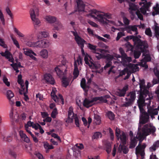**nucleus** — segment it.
Wrapping results in <instances>:
<instances>
[{
	"label": "nucleus",
	"mask_w": 159,
	"mask_h": 159,
	"mask_svg": "<svg viewBox=\"0 0 159 159\" xmlns=\"http://www.w3.org/2000/svg\"><path fill=\"white\" fill-rule=\"evenodd\" d=\"M6 11L7 14L9 16L11 19L13 18V15L9 8L7 7L6 8Z\"/></svg>",
	"instance_id": "nucleus-61"
},
{
	"label": "nucleus",
	"mask_w": 159,
	"mask_h": 159,
	"mask_svg": "<svg viewBox=\"0 0 159 159\" xmlns=\"http://www.w3.org/2000/svg\"><path fill=\"white\" fill-rule=\"evenodd\" d=\"M146 101H148V102H145V100L143 97H140L137 101L138 106L139 109L140 115L143 114V112L145 111L143 108V107L147 104V106H150L151 103V99L149 97L146 98Z\"/></svg>",
	"instance_id": "nucleus-4"
},
{
	"label": "nucleus",
	"mask_w": 159,
	"mask_h": 159,
	"mask_svg": "<svg viewBox=\"0 0 159 159\" xmlns=\"http://www.w3.org/2000/svg\"><path fill=\"white\" fill-rule=\"evenodd\" d=\"M71 33L75 36V40H84L81 39L80 36L78 34L76 31H72Z\"/></svg>",
	"instance_id": "nucleus-46"
},
{
	"label": "nucleus",
	"mask_w": 159,
	"mask_h": 159,
	"mask_svg": "<svg viewBox=\"0 0 159 159\" xmlns=\"http://www.w3.org/2000/svg\"><path fill=\"white\" fill-rule=\"evenodd\" d=\"M120 130L119 129L116 128V136L118 140L119 139V136L120 135Z\"/></svg>",
	"instance_id": "nucleus-63"
},
{
	"label": "nucleus",
	"mask_w": 159,
	"mask_h": 159,
	"mask_svg": "<svg viewBox=\"0 0 159 159\" xmlns=\"http://www.w3.org/2000/svg\"><path fill=\"white\" fill-rule=\"evenodd\" d=\"M141 41L133 40L134 43H137L135 46L136 48L140 50L141 52H143L142 56H144V57L142 61L145 62L150 61L151 60V57L148 51L146 49L147 46L144 45L143 43Z\"/></svg>",
	"instance_id": "nucleus-2"
},
{
	"label": "nucleus",
	"mask_w": 159,
	"mask_h": 159,
	"mask_svg": "<svg viewBox=\"0 0 159 159\" xmlns=\"http://www.w3.org/2000/svg\"><path fill=\"white\" fill-rule=\"evenodd\" d=\"M76 9L79 12L84 11L85 4L82 0H76Z\"/></svg>",
	"instance_id": "nucleus-12"
},
{
	"label": "nucleus",
	"mask_w": 159,
	"mask_h": 159,
	"mask_svg": "<svg viewBox=\"0 0 159 159\" xmlns=\"http://www.w3.org/2000/svg\"><path fill=\"white\" fill-rule=\"evenodd\" d=\"M138 139V138L136 136V137H134L133 139H130V142L129 147V148H133L135 147L137 143L138 140L137 139Z\"/></svg>",
	"instance_id": "nucleus-24"
},
{
	"label": "nucleus",
	"mask_w": 159,
	"mask_h": 159,
	"mask_svg": "<svg viewBox=\"0 0 159 159\" xmlns=\"http://www.w3.org/2000/svg\"><path fill=\"white\" fill-rule=\"evenodd\" d=\"M22 76L20 74L18 75L17 82L20 85L21 89L23 90H25L24 84V81L22 79Z\"/></svg>",
	"instance_id": "nucleus-27"
},
{
	"label": "nucleus",
	"mask_w": 159,
	"mask_h": 159,
	"mask_svg": "<svg viewBox=\"0 0 159 159\" xmlns=\"http://www.w3.org/2000/svg\"><path fill=\"white\" fill-rule=\"evenodd\" d=\"M127 97L125 98V102L122 105V107H128L131 106L133 103L136 98V92L135 91L130 92L127 95Z\"/></svg>",
	"instance_id": "nucleus-3"
},
{
	"label": "nucleus",
	"mask_w": 159,
	"mask_h": 159,
	"mask_svg": "<svg viewBox=\"0 0 159 159\" xmlns=\"http://www.w3.org/2000/svg\"><path fill=\"white\" fill-rule=\"evenodd\" d=\"M84 56V61L85 63L88 65L90 67H91L92 65H94L92 62L93 60L91 57L88 54L86 53Z\"/></svg>",
	"instance_id": "nucleus-14"
},
{
	"label": "nucleus",
	"mask_w": 159,
	"mask_h": 159,
	"mask_svg": "<svg viewBox=\"0 0 159 159\" xmlns=\"http://www.w3.org/2000/svg\"><path fill=\"white\" fill-rule=\"evenodd\" d=\"M102 50L101 51V52H102ZM98 52L97 53H95L96 54V57L99 60L101 58H104L105 55L102 54L101 53H99V52Z\"/></svg>",
	"instance_id": "nucleus-55"
},
{
	"label": "nucleus",
	"mask_w": 159,
	"mask_h": 159,
	"mask_svg": "<svg viewBox=\"0 0 159 159\" xmlns=\"http://www.w3.org/2000/svg\"><path fill=\"white\" fill-rule=\"evenodd\" d=\"M124 40H141L138 39V37L136 36H134L133 35L130 36H128Z\"/></svg>",
	"instance_id": "nucleus-44"
},
{
	"label": "nucleus",
	"mask_w": 159,
	"mask_h": 159,
	"mask_svg": "<svg viewBox=\"0 0 159 159\" xmlns=\"http://www.w3.org/2000/svg\"><path fill=\"white\" fill-rule=\"evenodd\" d=\"M78 46L81 48H84V45L86 43L85 40H76Z\"/></svg>",
	"instance_id": "nucleus-47"
},
{
	"label": "nucleus",
	"mask_w": 159,
	"mask_h": 159,
	"mask_svg": "<svg viewBox=\"0 0 159 159\" xmlns=\"http://www.w3.org/2000/svg\"><path fill=\"white\" fill-rule=\"evenodd\" d=\"M159 147V140H157L152 145V146L149 148L151 152L155 151L156 150V148Z\"/></svg>",
	"instance_id": "nucleus-36"
},
{
	"label": "nucleus",
	"mask_w": 159,
	"mask_h": 159,
	"mask_svg": "<svg viewBox=\"0 0 159 159\" xmlns=\"http://www.w3.org/2000/svg\"><path fill=\"white\" fill-rule=\"evenodd\" d=\"M140 51L138 50H135L134 51V57L135 59L138 58L140 57L141 54V52H142L141 50Z\"/></svg>",
	"instance_id": "nucleus-45"
},
{
	"label": "nucleus",
	"mask_w": 159,
	"mask_h": 159,
	"mask_svg": "<svg viewBox=\"0 0 159 159\" xmlns=\"http://www.w3.org/2000/svg\"><path fill=\"white\" fill-rule=\"evenodd\" d=\"M153 71L155 75L159 80V70L157 68H154Z\"/></svg>",
	"instance_id": "nucleus-62"
},
{
	"label": "nucleus",
	"mask_w": 159,
	"mask_h": 159,
	"mask_svg": "<svg viewBox=\"0 0 159 159\" xmlns=\"http://www.w3.org/2000/svg\"><path fill=\"white\" fill-rule=\"evenodd\" d=\"M76 62V63L77 64V63H78V65H82L83 64L82 63V58L80 56H79L77 58V59L75 61L74 63Z\"/></svg>",
	"instance_id": "nucleus-52"
},
{
	"label": "nucleus",
	"mask_w": 159,
	"mask_h": 159,
	"mask_svg": "<svg viewBox=\"0 0 159 159\" xmlns=\"http://www.w3.org/2000/svg\"><path fill=\"white\" fill-rule=\"evenodd\" d=\"M43 147L46 150V152L48 153L49 152V150L53 148V146L52 145H49L47 142H43Z\"/></svg>",
	"instance_id": "nucleus-29"
},
{
	"label": "nucleus",
	"mask_w": 159,
	"mask_h": 159,
	"mask_svg": "<svg viewBox=\"0 0 159 159\" xmlns=\"http://www.w3.org/2000/svg\"><path fill=\"white\" fill-rule=\"evenodd\" d=\"M54 71L59 77H61L63 74V71L58 68V66L55 68Z\"/></svg>",
	"instance_id": "nucleus-40"
},
{
	"label": "nucleus",
	"mask_w": 159,
	"mask_h": 159,
	"mask_svg": "<svg viewBox=\"0 0 159 159\" xmlns=\"http://www.w3.org/2000/svg\"><path fill=\"white\" fill-rule=\"evenodd\" d=\"M138 18L141 20H143V17L142 15L140 13L139 10H138L135 12Z\"/></svg>",
	"instance_id": "nucleus-57"
},
{
	"label": "nucleus",
	"mask_w": 159,
	"mask_h": 159,
	"mask_svg": "<svg viewBox=\"0 0 159 159\" xmlns=\"http://www.w3.org/2000/svg\"><path fill=\"white\" fill-rule=\"evenodd\" d=\"M114 57L113 56L109 54H107L106 55H104V58L106 59V62H112L111 61L113 60Z\"/></svg>",
	"instance_id": "nucleus-37"
},
{
	"label": "nucleus",
	"mask_w": 159,
	"mask_h": 159,
	"mask_svg": "<svg viewBox=\"0 0 159 159\" xmlns=\"http://www.w3.org/2000/svg\"><path fill=\"white\" fill-rule=\"evenodd\" d=\"M143 5L140 9L141 12L143 15H145L147 11H149V8L151 6V3L150 2L145 3L144 2H140L139 3V5Z\"/></svg>",
	"instance_id": "nucleus-10"
},
{
	"label": "nucleus",
	"mask_w": 159,
	"mask_h": 159,
	"mask_svg": "<svg viewBox=\"0 0 159 159\" xmlns=\"http://www.w3.org/2000/svg\"><path fill=\"white\" fill-rule=\"evenodd\" d=\"M125 145H121V148L122 151L124 153L126 154L128 153L129 152L128 148Z\"/></svg>",
	"instance_id": "nucleus-48"
},
{
	"label": "nucleus",
	"mask_w": 159,
	"mask_h": 159,
	"mask_svg": "<svg viewBox=\"0 0 159 159\" xmlns=\"http://www.w3.org/2000/svg\"><path fill=\"white\" fill-rule=\"evenodd\" d=\"M145 34L149 37H152V33L150 28H147L146 29Z\"/></svg>",
	"instance_id": "nucleus-53"
},
{
	"label": "nucleus",
	"mask_w": 159,
	"mask_h": 159,
	"mask_svg": "<svg viewBox=\"0 0 159 159\" xmlns=\"http://www.w3.org/2000/svg\"><path fill=\"white\" fill-rule=\"evenodd\" d=\"M128 69L127 68H124L123 70L120 72L119 76H122L123 75H125L126 72H128Z\"/></svg>",
	"instance_id": "nucleus-56"
},
{
	"label": "nucleus",
	"mask_w": 159,
	"mask_h": 159,
	"mask_svg": "<svg viewBox=\"0 0 159 159\" xmlns=\"http://www.w3.org/2000/svg\"><path fill=\"white\" fill-rule=\"evenodd\" d=\"M147 112L145 111L143 112L142 115H140V117L139 124H145L149 120V116L152 119L155 118L154 116L158 115V111L157 109L154 108L150 106H147Z\"/></svg>",
	"instance_id": "nucleus-1"
},
{
	"label": "nucleus",
	"mask_w": 159,
	"mask_h": 159,
	"mask_svg": "<svg viewBox=\"0 0 159 159\" xmlns=\"http://www.w3.org/2000/svg\"><path fill=\"white\" fill-rule=\"evenodd\" d=\"M156 130V128L154 127L149 128L148 125L146 124L142 128V131L144 134L148 135L151 133H154Z\"/></svg>",
	"instance_id": "nucleus-8"
},
{
	"label": "nucleus",
	"mask_w": 159,
	"mask_h": 159,
	"mask_svg": "<svg viewBox=\"0 0 159 159\" xmlns=\"http://www.w3.org/2000/svg\"><path fill=\"white\" fill-rule=\"evenodd\" d=\"M154 26L155 36L157 38V40H159V26H158V24L156 22L155 23Z\"/></svg>",
	"instance_id": "nucleus-30"
},
{
	"label": "nucleus",
	"mask_w": 159,
	"mask_h": 159,
	"mask_svg": "<svg viewBox=\"0 0 159 159\" xmlns=\"http://www.w3.org/2000/svg\"><path fill=\"white\" fill-rule=\"evenodd\" d=\"M88 22L90 25L94 27H97L98 26V25L97 24H96L94 22L91 21L90 20H88Z\"/></svg>",
	"instance_id": "nucleus-64"
},
{
	"label": "nucleus",
	"mask_w": 159,
	"mask_h": 159,
	"mask_svg": "<svg viewBox=\"0 0 159 159\" xmlns=\"http://www.w3.org/2000/svg\"><path fill=\"white\" fill-rule=\"evenodd\" d=\"M36 44L37 47L41 48H46L48 46V44L44 40H38Z\"/></svg>",
	"instance_id": "nucleus-21"
},
{
	"label": "nucleus",
	"mask_w": 159,
	"mask_h": 159,
	"mask_svg": "<svg viewBox=\"0 0 159 159\" xmlns=\"http://www.w3.org/2000/svg\"><path fill=\"white\" fill-rule=\"evenodd\" d=\"M24 53L28 56H29L33 60H34L35 61H36L37 59L35 57L33 56V55L31 54V52L30 51V50L28 49H26V50H25L24 49Z\"/></svg>",
	"instance_id": "nucleus-35"
},
{
	"label": "nucleus",
	"mask_w": 159,
	"mask_h": 159,
	"mask_svg": "<svg viewBox=\"0 0 159 159\" xmlns=\"http://www.w3.org/2000/svg\"><path fill=\"white\" fill-rule=\"evenodd\" d=\"M40 55L43 58H47L48 56V52L46 49H43L40 52Z\"/></svg>",
	"instance_id": "nucleus-42"
},
{
	"label": "nucleus",
	"mask_w": 159,
	"mask_h": 159,
	"mask_svg": "<svg viewBox=\"0 0 159 159\" xmlns=\"http://www.w3.org/2000/svg\"><path fill=\"white\" fill-rule=\"evenodd\" d=\"M129 10H132L134 11H136L138 10L137 5L134 4L132 3L130 4L129 5Z\"/></svg>",
	"instance_id": "nucleus-51"
},
{
	"label": "nucleus",
	"mask_w": 159,
	"mask_h": 159,
	"mask_svg": "<svg viewBox=\"0 0 159 159\" xmlns=\"http://www.w3.org/2000/svg\"><path fill=\"white\" fill-rule=\"evenodd\" d=\"M2 80L3 83L7 86L9 87L10 84L9 82L8 81V79L5 76H3Z\"/></svg>",
	"instance_id": "nucleus-50"
},
{
	"label": "nucleus",
	"mask_w": 159,
	"mask_h": 159,
	"mask_svg": "<svg viewBox=\"0 0 159 159\" xmlns=\"http://www.w3.org/2000/svg\"><path fill=\"white\" fill-rule=\"evenodd\" d=\"M91 100L93 103V102H96L98 100L105 103H107V100L105 99L104 97L103 96L95 97L93 98Z\"/></svg>",
	"instance_id": "nucleus-31"
},
{
	"label": "nucleus",
	"mask_w": 159,
	"mask_h": 159,
	"mask_svg": "<svg viewBox=\"0 0 159 159\" xmlns=\"http://www.w3.org/2000/svg\"><path fill=\"white\" fill-rule=\"evenodd\" d=\"M88 47L92 52L94 53H97L98 52H101L102 50L101 49L97 48L96 46L92 45L90 43L88 44Z\"/></svg>",
	"instance_id": "nucleus-19"
},
{
	"label": "nucleus",
	"mask_w": 159,
	"mask_h": 159,
	"mask_svg": "<svg viewBox=\"0 0 159 159\" xmlns=\"http://www.w3.org/2000/svg\"><path fill=\"white\" fill-rule=\"evenodd\" d=\"M93 105L92 100H90L87 98H85L83 101V106L87 108H88Z\"/></svg>",
	"instance_id": "nucleus-23"
},
{
	"label": "nucleus",
	"mask_w": 159,
	"mask_h": 159,
	"mask_svg": "<svg viewBox=\"0 0 159 159\" xmlns=\"http://www.w3.org/2000/svg\"><path fill=\"white\" fill-rule=\"evenodd\" d=\"M40 35V36H41L42 38H45L47 37L48 36V33L46 32H41L39 33Z\"/></svg>",
	"instance_id": "nucleus-59"
},
{
	"label": "nucleus",
	"mask_w": 159,
	"mask_h": 159,
	"mask_svg": "<svg viewBox=\"0 0 159 159\" xmlns=\"http://www.w3.org/2000/svg\"><path fill=\"white\" fill-rule=\"evenodd\" d=\"M80 86L85 92L88 91L89 87L86 84V80L84 78H83L82 79L80 82Z\"/></svg>",
	"instance_id": "nucleus-25"
},
{
	"label": "nucleus",
	"mask_w": 159,
	"mask_h": 159,
	"mask_svg": "<svg viewBox=\"0 0 159 159\" xmlns=\"http://www.w3.org/2000/svg\"><path fill=\"white\" fill-rule=\"evenodd\" d=\"M136 25H127L125 27V30L128 33L132 34V31L135 32V35L138 34Z\"/></svg>",
	"instance_id": "nucleus-15"
},
{
	"label": "nucleus",
	"mask_w": 159,
	"mask_h": 159,
	"mask_svg": "<svg viewBox=\"0 0 159 159\" xmlns=\"http://www.w3.org/2000/svg\"><path fill=\"white\" fill-rule=\"evenodd\" d=\"M127 67L129 68L131 73H134L135 72L138 71L139 68L138 66L136 64H134L132 63H128Z\"/></svg>",
	"instance_id": "nucleus-18"
},
{
	"label": "nucleus",
	"mask_w": 159,
	"mask_h": 159,
	"mask_svg": "<svg viewBox=\"0 0 159 159\" xmlns=\"http://www.w3.org/2000/svg\"><path fill=\"white\" fill-rule=\"evenodd\" d=\"M116 95L119 97H124L125 94L121 89H119L116 93Z\"/></svg>",
	"instance_id": "nucleus-58"
},
{
	"label": "nucleus",
	"mask_w": 159,
	"mask_h": 159,
	"mask_svg": "<svg viewBox=\"0 0 159 159\" xmlns=\"http://www.w3.org/2000/svg\"><path fill=\"white\" fill-rule=\"evenodd\" d=\"M25 85L26 89L25 90H23L20 89V90L19 93L20 94H23L25 97L24 99L25 101H27V100L29 99V98L27 95V94L28 93V87L29 85V82L27 80H26L25 82Z\"/></svg>",
	"instance_id": "nucleus-13"
},
{
	"label": "nucleus",
	"mask_w": 159,
	"mask_h": 159,
	"mask_svg": "<svg viewBox=\"0 0 159 159\" xmlns=\"http://www.w3.org/2000/svg\"><path fill=\"white\" fill-rule=\"evenodd\" d=\"M141 91L140 94L141 96L140 97H143L144 98V96L145 98L146 97L147 95H148V97H150L149 96V92L148 90L147 89L146 87L145 86L144 88H142V90H140Z\"/></svg>",
	"instance_id": "nucleus-26"
},
{
	"label": "nucleus",
	"mask_w": 159,
	"mask_h": 159,
	"mask_svg": "<svg viewBox=\"0 0 159 159\" xmlns=\"http://www.w3.org/2000/svg\"><path fill=\"white\" fill-rule=\"evenodd\" d=\"M44 79L46 83L54 85L55 83V80L52 75L50 73H46L44 75Z\"/></svg>",
	"instance_id": "nucleus-11"
},
{
	"label": "nucleus",
	"mask_w": 159,
	"mask_h": 159,
	"mask_svg": "<svg viewBox=\"0 0 159 159\" xmlns=\"http://www.w3.org/2000/svg\"><path fill=\"white\" fill-rule=\"evenodd\" d=\"M61 82L63 86L66 88L69 85V80L66 77L64 76L62 79Z\"/></svg>",
	"instance_id": "nucleus-38"
},
{
	"label": "nucleus",
	"mask_w": 159,
	"mask_h": 159,
	"mask_svg": "<svg viewBox=\"0 0 159 159\" xmlns=\"http://www.w3.org/2000/svg\"><path fill=\"white\" fill-rule=\"evenodd\" d=\"M101 118L98 115H95L94 116V122L98 125L100 124L101 122Z\"/></svg>",
	"instance_id": "nucleus-41"
},
{
	"label": "nucleus",
	"mask_w": 159,
	"mask_h": 159,
	"mask_svg": "<svg viewBox=\"0 0 159 159\" xmlns=\"http://www.w3.org/2000/svg\"><path fill=\"white\" fill-rule=\"evenodd\" d=\"M58 112L56 108H54L52 111L51 116L53 118H55L56 115L57 114Z\"/></svg>",
	"instance_id": "nucleus-54"
},
{
	"label": "nucleus",
	"mask_w": 159,
	"mask_h": 159,
	"mask_svg": "<svg viewBox=\"0 0 159 159\" xmlns=\"http://www.w3.org/2000/svg\"><path fill=\"white\" fill-rule=\"evenodd\" d=\"M102 136L101 134L99 132H96L95 133L92 137V139H97L99 137Z\"/></svg>",
	"instance_id": "nucleus-49"
},
{
	"label": "nucleus",
	"mask_w": 159,
	"mask_h": 159,
	"mask_svg": "<svg viewBox=\"0 0 159 159\" xmlns=\"http://www.w3.org/2000/svg\"><path fill=\"white\" fill-rule=\"evenodd\" d=\"M7 96L8 99L10 100L14 96V94L12 91L11 90H8L7 91Z\"/></svg>",
	"instance_id": "nucleus-43"
},
{
	"label": "nucleus",
	"mask_w": 159,
	"mask_h": 159,
	"mask_svg": "<svg viewBox=\"0 0 159 159\" xmlns=\"http://www.w3.org/2000/svg\"><path fill=\"white\" fill-rule=\"evenodd\" d=\"M106 116L111 120L114 119L115 115L114 113L111 111H107L106 113Z\"/></svg>",
	"instance_id": "nucleus-33"
},
{
	"label": "nucleus",
	"mask_w": 159,
	"mask_h": 159,
	"mask_svg": "<svg viewBox=\"0 0 159 159\" xmlns=\"http://www.w3.org/2000/svg\"><path fill=\"white\" fill-rule=\"evenodd\" d=\"M19 134L21 139L25 142L27 143H29L30 142L29 138L24 133L23 131L20 130L19 132Z\"/></svg>",
	"instance_id": "nucleus-22"
},
{
	"label": "nucleus",
	"mask_w": 159,
	"mask_h": 159,
	"mask_svg": "<svg viewBox=\"0 0 159 159\" xmlns=\"http://www.w3.org/2000/svg\"><path fill=\"white\" fill-rule=\"evenodd\" d=\"M73 108L72 107H70L69 108L68 111V117L72 120L74 117V113L73 112Z\"/></svg>",
	"instance_id": "nucleus-34"
},
{
	"label": "nucleus",
	"mask_w": 159,
	"mask_h": 159,
	"mask_svg": "<svg viewBox=\"0 0 159 159\" xmlns=\"http://www.w3.org/2000/svg\"><path fill=\"white\" fill-rule=\"evenodd\" d=\"M119 139H120L123 145L126 144L127 137L125 133L124 132H123L120 135Z\"/></svg>",
	"instance_id": "nucleus-32"
},
{
	"label": "nucleus",
	"mask_w": 159,
	"mask_h": 159,
	"mask_svg": "<svg viewBox=\"0 0 159 159\" xmlns=\"http://www.w3.org/2000/svg\"><path fill=\"white\" fill-rule=\"evenodd\" d=\"M39 12V9L37 8L31 9L30 11V16L34 25H38L40 23V20L36 17V16H38Z\"/></svg>",
	"instance_id": "nucleus-5"
},
{
	"label": "nucleus",
	"mask_w": 159,
	"mask_h": 159,
	"mask_svg": "<svg viewBox=\"0 0 159 159\" xmlns=\"http://www.w3.org/2000/svg\"><path fill=\"white\" fill-rule=\"evenodd\" d=\"M146 147V145L145 143H143L142 145H138L135 149L136 153L140 154L142 157L144 155L145 149Z\"/></svg>",
	"instance_id": "nucleus-9"
},
{
	"label": "nucleus",
	"mask_w": 159,
	"mask_h": 159,
	"mask_svg": "<svg viewBox=\"0 0 159 159\" xmlns=\"http://www.w3.org/2000/svg\"><path fill=\"white\" fill-rule=\"evenodd\" d=\"M121 58V62L124 66H127L128 63L130 62L131 61V57H128L127 54H125Z\"/></svg>",
	"instance_id": "nucleus-16"
},
{
	"label": "nucleus",
	"mask_w": 159,
	"mask_h": 159,
	"mask_svg": "<svg viewBox=\"0 0 159 159\" xmlns=\"http://www.w3.org/2000/svg\"><path fill=\"white\" fill-rule=\"evenodd\" d=\"M45 19L50 23H53L56 21L54 25L55 30H58L61 28L62 25L60 22L56 20L57 19L55 17L48 16L46 17Z\"/></svg>",
	"instance_id": "nucleus-6"
},
{
	"label": "nucleus",
	"mask_w": 159,
	"mask_h": 159,
	"mask_svg": "<svg viewBox=\"0 0 159 159\" xmlns=\"http://www.w3.org/2000/svg\"><path fill=\"white\" fill-rule=\"evenodd\" d=\"M145 80L143 79L142 80H140L139 86L140 90H142V88H144L145 86Z\"/></svg>",
	"instance_id": "nucleus-60"
},
{
	"label": "nucleus",
	"mask_w": 159,
	"mask_h": 159,
	"mask_svg": "<svg viewBox=\"0 0 159 159\" xmlns=\"http://www.w3.org/2000/svg\"><path fill=\"white\" fill-rule=\"evenodd\" d=\"M74 69L73 71V75H74V79L77 78L79 74V71L78 69V66L76 62L74 63Z\"/></svg>",
	"instance_id": "nucleus-28"
},
{
	"label": "nucleus",
	"mask_w": 159,
	"mask_h": 159,
	"mask_svg": "<svg viewBox=\"0 0 159 159\" xmlns=\"http://www.w3.org/2000/svg\"><path fill=\"white\" fill-rule=\"evenodd\" d=\"M1 55L6 57V58L8 60V61L11 62L13 63L14 59L11 57H12L11 53L7 50H6L4 52H1L0 53Z\"/></svg>",
	"instance_id": "nucleus-17"
},
{
	"label": "nucleus",
	"mask_w": 159,
	"mask_h": 159,
	"mask_svg": "<svg viewBox=\"0 0 159 159\" xmlns=\"http://www.w3.org/2000/svg\"><path fill=\"white\" fill-rule=\"evenodd\" d=\"M14 30L16 34L19 36L21 37H24V39H30V37H31V35L29 34L24 37L25 35L15 27L14 28Z\"/></svg>",
	"instance_id": "nucleus-20"
},
{
	"label": "nucleus",
	"mask_w": 159,
	"mask_h": 159,
	"mask_svg": "<svg viewBox=\"0 0 159 159\" xmlns=\"http://www.w3.org/2000/svg\"><path fill=\"white\" fill-rule=\"evenodd\" d=\"M87 15L88 16H91L95 19H97L99 22L103 24H106L107 21H109V20H107L105 17L103 16L102 14H98L97 15V17L95 16L94 15H93L92 13H90Z\"/></svg>",
	"instance_id": "nucleus-7"
},
{
	"label": "nucleus",
	"mask_w": 159,
	"mask_h": 159,
	"mask_svg": "<svg viewBox=\"0 0 159 159\" xmlns=\"http://www.w3.org/2000/svg\"><path fill=\"white\" fill-rule=\"evenodd\" d=\"M105 146L107 152L108 153H110L111 150V144L109 142H106L105 143Z\"/></svg>",
	"instance_id": "nucleus-39"
}]
</instances>
